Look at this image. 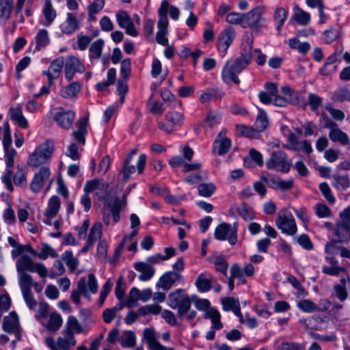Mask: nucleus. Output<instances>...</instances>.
Here are the masks:
<instances>
[{
    "label": "nucleus",
    "instance_id": "4468645a",
    "mask_svg": "<svg viewBox=\"0 0 350 350\" xmlns=\"http://www.w3.org/2000/svg\"><path fill=\"white\" fill-rule=\"evenodd\" d=\"M116 16L119 26L125 29L127 34L133 37L138 35V31L133 25V21L126 12L120 10L116 14Z\"/></svg>",
    "mask_w": 350,
    "mask_h": 350
},
{
    "label": "nucleus",
    "instance_id": "338daca9",
    "mask_svg": "<svg viewBox=\"0 0 350 350\" xmlns=\"http://www.w3.org/2000/svg\"><path fill=\"white\" fill-rule=\"evenodd\" d=\"M334 296L341 301H344L348 297V292L345 286L340 284H336L333 286Z\"/></svg>",
    "mask_w": 350,
    "mask_h": 350
},
{
    "label": "nucleus",
    "instance_id": "72a5a7b5",
    "mask_svg": "<svg viewBox=\"0 0 350 350\" xmlns=\"http://www.w3.org/2000/svg\"><path fill=\"white\" fill-rule=\"evenodd\" d=\"M83 332L81 325L79 323L76 317L70 316L68 318V321L66 323V327L63 331V333H68L69 334H73L75 333H81Z\"/></svg>",
    "mask_w": 350,
    "mask_h": 350
},
{
    "label": "nucleus",
    "instance_id": "e2e57ef3",
    "mask_svg": "<svg viewBox=\"0 0 350 350\" xmlns=\"http://www.w3.org/2000/svg\"><path fill=\"white\" fill-rule=\"evenodd\" d=\"M288 144L284 146V148L291 150L298 151L299 149V142L295 134L292 131L287 135Z\"/></svg>",
    "mask_w": 350,
    "mask_h": 350
},
{
    "label": "nucleus",
    "instance_id": "a878e982",
    "mask_svg": "<svg viewBox=\"0 0 350 350\" xmlns=\"http://www.w3.org/2000/svg\"><path fill=\"white\" fill-rule=\"evenodd\" d=\"M83 295L88 299L90 298V295L88 294L86 288V279L83 277L79 279L77 283V288L73 291L71 293V299L76 304H80V295Z\"/></svg>",
    "mask_w": 350,
    "mask_h": 350
},
{
    "label": "nucleus",
    "instance_id": "8fccbe9b",
    "mask_svg": "<svg viewBox=\"0 0 350 350\" xmlns=\"http://www.w3.org/2000/svg\"><path fill=\"white\" fill-rule=\"evenodd\" d=\"M57 256L58 255L55 250L47 244H43L41 247L40 252L37 253L36 255V256L42 260H45L49 256L56 258Z\"/></svg>",
    "mask_w": 350,
    "mask_h": 350
},
{
    "label": "nucleus",
    "instance_id": "f3484780",
    "mask_svg": "<svg viewBox=\"0 0 350 350\" xmlns=\"http://www.w3.org/2000/svg\"><path fill=\"white\" fill-rule=\"evenodd\" d=\"M61 206V201L58 196H53L48 201L47 207L44 211V215L45 218L44 219V223L46 225L52 224V219L54 218Z\"/></svg>",
    "mask_w": 350,
    "mask_h": 350
},
{
    "label": "nucleus",
    "instance_id": "bf43d9fd",
    "mask_svg": "<svg viewBox=\"0 0 350 350\" xmlns=\"http://www.w3.org/2000/svg\"><path fill=\"white\" fill-rule=\"evenodd\" d=\"M333 99L339 102L350 100V91L345 88H339L334 92Z\"/></svg>",
    "mask_w": 350,
    "mask_h": 350
},
{
    "label": "nucleus",
    "instance_id": "2f4dec72",
    "mask_svg": "<svg viewBox=\"0 0 350 350\" xmlns=\"http://www.w3.org/2000/svg\"><path fill=\"white\" fill-rule=\"evenodd\" d=\"M224 95V93L219 89H208L202 93L200 100L201 103H206L221 99Z\"/></svg>",
    "mask_w": 350,
    "mask_h": 350
},
{
    "label": "nucleus",
    "instance_id": "c85d7f7f",
    "mask_svg": "<svg viewBox=\"0 0 350 350\" xmlns=\"http://www.w3.org/2000/svg\"><path fill=\"white\" fill-rule=\"evenodd\" d=\"M42 14L45 19L41 22L42 25L45 27L51 25L56 17V12L53 7L51 0H45Z\"/></svg>",
    "mask_w": 350,
    "mask_h": 350
},
{
    "label": "nucleus",
    "instance_id": "f8f14e48",
    "mask_svg": "<svg viewBox=\"0 0 350 350\" xmlns=\"http://www.w3.org/2000/svg\"><path fill=\"white\" fill-rule=\"evenodd\" d=\"M54 120L57 124L64 129H69L72 127L75 118V113L72 110H64L59 108L53 116Z\"/></svg>",
    "mask_w": 350,
    "mask_h": 350
},
{
    "label": "nucleus",
    "instance_id": "69168bd1",
    "mask_svg": "<svg viewBox=\"0 0 350 350\" xmlns=\"http://www.w3.org/2000/svg\"><path fill=\"white\" fill-rule=\"evenodd\" d=\"M278 350H305L303 345L293 342H282L277 347Z\"/></svg>",
    "mask_w": 350,
    "mask_h": 350
},
{
    "label": "nucleus",
    "instance_id": "c9c22d12",
    "mask_svg": "<svg viewBox=\"0 0 350 350\" xmlns=\"http://www.w3.org/2000/svg\"><path fill=\"white\" fill-rule=\"evenodd\" d=\"M333 186L339 191H345L350 186V179L348 176L334 174Z\"/></svg>",
    "mask_w": 350,
    "mask_h": 350
},
{
    "label": "nucleus",
    "instance_id": "5fc2aeb1",
    "mask_svg": "<svg viewBox=\"0 0 350 350\" xmlns=\"http://www.w3.org/2000/svg\"><path fill=\"white\" fill-rule=\"evenodd\" d=\"M297 307L305 312H317L316 304L310 299H303L297 302Z\"/></svg>",
    "mask_w": 350,
    "mask_h": 350
},
{
    "label": "nucleus",
    "instance_id": "aec40b11",
    "mask_svg": "<svg viewBox=\"0 0 350 350\" xmlns=\"http://www.w3.org/2000/svg\"><path fill=\"white\" fill-rule=\"evenodd\" d=\"M239 73L240 72L232 64L227 63L221 72L222 79L226 84L235 83L238 85L240 83L238 77Z\"/></svg>",
    "mask_w": 350,
    "mask_h": 350
},
{
    "label": "nucleus",
    "instance_id": "f704fd0d",
    "mask_svg": "<svg viewBox=\"0 0 350 350\" xmlns=\"http://www.w3.org/2000/svg\"><path fill=\"white\" fill-rule=\"evenodd\" d=\"M187 296L183 289H177L171 293L168 296L169 306L173 309L176 308Z\"/></svg>",
    "mask_w": 350,
    "mask_h": 350
},
{
    "label": "nucleus",
    "instance_id": "cd10ccee",
    "mask_svg": "<svg viewBox=\"0 0 350 350\" xmlns=\"http://www.w3.org/2000/svg\"><path fill=\"white\" fill-rule=\"evenodd\" d=\"M334 235L339 243L350 241V226L337 221L334 229Z\"/></svg>",
    "mask_w": 350,
    "mask_h": 350
},
{
    "label": "nucleus",
    "instance_id": "a211bd4d",
    "mask_svg": "<svg viewBox=\"0 0 350 350\" xmlns=\"http://www.w3.org/2000/svg\"><path fill=\"white\" fill-rule=\"evenodd\" d=\"M181 277L180 274L176 271H168L165 273L157 283V287L164 291H167L173 284Z\"/></svg>",
    "mask_w": 350,
    "mask_h": 350
},
{
    "label": "nucleus",
    "instance_id": "a18cd8bd",
    "mask_svg": "<svg viewBox=\"0 0 350 350\" xmlns=\"http://www.w3.org/2000/svg\"><path fill=\"white\" fill-rule=\"evenodd\" d=\"M62 325V319L60 314L54 312L50 315L47 329L51 332L57 331Z\"/></svg>",
    "mask_w": 350,
    "mask_h": 350
},
{
    "label": "nucleus",
    "instance_id": "412c9836",
    "mask_svg": "<svg viewBox=\"0 0 350 350\" xmlns=\"http://www.w3.org/2000/svg\"><path fill=\"white\" fill-rule=\"evenodd\" d=\"M64 34H72L79 27V23L75 15L68 12L66 14V18L59 26Z\"/></svg>",
    "mask_w": 350,
    "mask_h": 350
},
{
    "label": "nucleus",
    "instance_id": "20e7f679",
    "mask_svg": "<svg viewBox=\"0 0 350 350\" xmlns=\"http://www.w3.org/2000/svg\"><path fill=\"white\" fill-rule=\"evenodd\" d=\"M269 170L282 172H288L291 167V161L288 160L285 152L281 150L274 151L265 163Z\"/></svg>",
    "mask_w": 350,
    "mask_h": 350
},
{
    "label": "nucleus",
    "instance_id": "6e6552de",
    "mask_svg": "<svg viewBox=\"0 0 350 350\" xmlns=\"http://www.w3.org/2000/svg\"><path fill=\"white\" fill-rule=\"evenodd\" d=\"M64 72L66 79L70 81L76 72L82 73L85 68L79 58L75 56H67L64 59Z\"/></svg>",
    "mask_w": 350,
    "mask_h": 350
},
{
    "label": "nucleus",
    "instance_id": "4c0bfd02",
    "mask_svg": "<svg viewBox=\"0 0 350 350\" xmlns=\"http://www.w3.org/2000/svg\"><path fill=\"white\" fill-rule=\"evenodd\" d=\"M204 318L210 319L211 320L213 329H220L223 327V325L220 321V314L219 312L213 308L207 310L204 314Z\"/></svg>",
    "mask_w": 350,
    "mask_h": 350
},
{
    "label": "nucleus",
    "instance_id": "7c9ffc66",
    "mask_svg": "<svg viewBox=\"0 0 350 350\" xmlns=\"http://www.w3.org/2000/svg\"><path fill=\"white\" fill-rule=\"evenodd\" d=\"M18 284L22 293L31 291L32 286H38V283L33 281L32 277L27 273H18Z\"/></svg>",
    "mask_w": 350,
    "mask_h": 350
},
{
    "label": "nucleus",
    "instance_id": "9d476101",
    "mask_svg": "<svg viewBox=\"0 0 350 350\" xmlns=\"http://www.w3.org/2000/svg\"><path fill=\"white\" fill-rule=\"evenodd\" d=\"M3 329L7 333L14 334L18 340H21V326L18 317L15 312H11L3 321Z\"/></svg>",
    "mask_w": 350,
    "mask_h": 350
},
{
    "label": "nucleus",
    "instance_id": "6e6d98bb",
    "mask_svg": "<svg viewBox=\"0 0 350 350\" xmlns=\"http://www.w3.org/2000/svg\"><path fill=\"white\" fill-rule=\"evenodd\" d=\"M104 42L103 40H97L94 42L90 48V55L91 57L98 58L100 56Z\"/></svg>",
    "mask_w": 350,
    "mask_h": 350
},
{
    "label": "nucleus",
    "instance_id": "de8ad7c7",
    "mask_svg": "<svg viewBox=\"0 0 350 350\" xmlns=\"http://www.w3.org/2000/svg\"><path fill=\"white\" fill-rule=\"evenodd\" d=\"M268 124L269 121L266 113L260 110L255 122L256 130L258 132H261L267 128Z\"/></svg>",
    "mask_w": 350,
    "mask_h": 350
},
{
    "label": "nucleus",
    "instance_id": "423d86ee",
    "mask_svg": "<svg viewBox=\"0 0 350 350\" xmlns=\"http://www.w3.org/2000/svg\"><path fill=\"white\" fill-rule=\"evenodd\" d=\"M63 335L58 337L56 341L52 337H46V345L52 350H68L76 344V340L73 334L63 333Z\"/></svg>",
    "mask_w": 350,
    "mask_h": 350
},
{
    "label": "nucleus",
    "instance_id": "864d4df0",
    "mask_svg": "<svg viewBox=\"0 0 350 350\" xmlns=\"http://www.w3.org/2000/svg\"><path fill=\"white\" fill-rule=\"evenodd\" d=\"M200 196L205 198L210 197L215 191V186L213 183H201L198 187Z\"/></svg>",
    "mask_w": 350,
    "mask_h": 350
},
{
    "label": "nucleus",
    "instance_id": "c03bdc74",
    "mask_svg": "<svg viewBox=\"0 0 350 350\" xmlns=\"http://www.w3.org/2000/svg\"><path fill=\"white\" fill-rule=\"evenodd\" d=\"M288 44L293 49H297L299 53L306 54L310 49V45L308 42H300L297 38H291L288 40Z\"/></svg>",
    "mask_w": 350,
    "mask_h": 350
},
{
    "label": "nucleus",
    "instance_id": "1a4fd4ad",
    "mask_svg": "<svg viewBox=\"0 0 350 350\" xmlns=\"http://www.w3.org/2000/svg\"><path fill=\"white\" fill-rule=\"evenodd\" d=\"M265 11V7L257 6L246 14H243L242 27H257L261 20L262 14Z\"/></svg>",
    "mask_w": 350,
    "mask_h": 350
},
{
    "label": "nucleus",
    "instance_id": "39448f33",
    "mask_svg": "<svg viewBox=\"0 0 350 350\" xmlns=\"http://www.w3.org/2000/svg\"><path fill=\"white\" fill-rule=\"evenodd\" d=\"M275 224L282 233L287 235L293 236L297 232V228L294 217L286 210L279 211Z\"/></svg>",
    "mask_w": 350,
    "mask_h": 350
},
{
    "label": "nucleus",
    "instance_id": "58836bf2",
    "mask_svg": "<svg viewBox=\"0 0 350 350\" xmlns=\"http://www.w3.org/2000/svg\"><path fill=\"white\" fill-rule=\"evenodd\" d=\"M81 90V85L79 83L75 81L66 87L63 88L60 91V94L62 97L68 98H72L77 96Z\"/></svg>",
    "mask_w": 350,
    "mask_h": 350
},
{
    "label": "nucleus",
    "instance_id": "3c124183",
    "mask_svg": "<svg viewBox=\"0 0 350 350\" xmlns=\"http://www.w3.org/2000/svg\"><path fill=\"white\" fill-rule=\"evenodd\" d=\"M62 259L71 271H74L79 265V260L73 256L72 252L66 251L63 254Z\"/></svg>",
    "mask_w": 350,
    "mask_h": 350
},
{
    "label": "nucleus",
    "instance_id": "9b49d317",
    "mask_svg": "<svg viewBox=\"0 0 350 350\" xmlns=\"http://www.w3.org/2000/svg\"><path fill=\"white\" fill-rule=\"evenodd\" d=\"M226 130H221L217 135L213 147V152L219 156L226 154L231 148V140L226 137Z\"/></svg>",
    "mask_w": 350,
    "mask_h": 350
},
{
    "label": "nucleus",
    "instance_id": "393cba45",
    "mask_svg": "<svg viewBox=\"0 0 350 350\" xmlns=\"http://www.w3.org/2000/svg\"><path fill=\"white\" fill-rule=\"evenodd\" d=\"M235 37L234 31L232 29L224 30L218 40V48L219 50L226 51L232 43Z\"/></svg>",
    "mask_w": 350,
    "mask_h": 350
},
{
    "label": "nucleus",
    "instance_id": "e433bc0d",
    "mask_svg": "<svg viewBox=\"0 0 350 350\" xmlns=\"http://www.w3.org/2000/svg\"><path fill=\"white\" fill-rule=\"evenodd\" d=\"M120 343L124 348H133L136 345V337L133 332L125 331L120 338Z\"/></svg>",
    "mask_w": 350,
    "mask_h": 350
},
{
    "label": "nucleus",
    "instance_id": "7ed1b4c3",
    "mask_svg": "<svg viewBox=\"0 0 350 350\" xmlns=\"http://www.w3.org/2000/svg\"><path fill=\"white\" fill-rule=\"evenodd\" d=\"M17 273L37 272L42 278L47 275V269L42 263L35 262L29 256L21 255L16 262Z\"/></svg>",
    "mask_w": 350,
    "mask_h": 350
},
{
    "label": "nucleus",
    "instance_id": "13d9d810",
    "mask_svg": "<svg viewBox=\"0 0 350 350\" xmlns=\"http://www.w3.org/2000/svg\"><path fill=\"white\" fill-rule=\"evenodd\" d=\"M286 18V10L282 8L275 10L274 13V20L277 23V30L280 31Z\"/></svg>",
    "mask_w": 350,
    "mask_h": 350
},
{
    "label": "nucleus",
    "instance_id": "37998d69",
    "mask_svg": "<svg viewBox=\"0 0 350 350\" xmlns=\"http://www.w3.org/2000/svg\"><path fill=\"white\" fill-rule=\"evenodd\" d=\"M165 120L175 126H180L184 122V115L177 111L167 112L165 116Z\"/></svg>",
    "mask_w": 350,
    "mask_h": 350
},
{
    "label": "nucleus",
    "instance_id": "680f3d73",
    "mask_svg": "<svg viewBox=\"0 0 350 350\" xmlns=\"http://www.w3.org/2000/svg\"><path fill=\"white\" fill-rule=\"evenodd\" d=\"M308 103L312 111H317L322 104V98L315 94L310 93L308 94Z\"/></svg>",
    "mask_w": 350,
    "mask_h": 350
},
{
    "label": "nucleus",
    "instance_id": "0e129e2a",
    "mask_svg": "<svg viewBox=\"0 0 350 350\" xmlns=\"http://www.w3.org/2000/svg\"><path fill=\"white\" fill-rule=\"evenodd\" d=\"M86 288L88 295H90V293L95 294L97 292V280L94 275L92 273H89L88 275V280H86Z\"/></svg>",
    "mask_w": 350,
    "mask_h": 350
},
{
    "label": "nucleus",
    "instance_id": "f257e3e1",
    "mask_svg": "<svg viewBox=\"0 0 350 350\" xmlns=\"http://www.w3.org/2000/svg\"><path fill=\"white\" fill-rule=\"evenodd\" d=\"M54 150L53 142L46 140L36 147L33 152L29 154L27 165L36 168L50 161Z\"/></svg>",
    "mask_w": 350,
    "mask_h": 350
},
{
    "label": "nucleus",
    "instance_id": "5701e85b",
    "mask_svg": "<svg viewBox=\"0 0 350 350\" xmlns=\"http://www.w3.org/2000/svg\"><path fill=\"white\" fill-rule=\"evenodd\" d=\"M134 268L140 273L138 278L140 281L150 280L154 275L155 270L153 267L145 264L144 262H137L134 264Z\"/></svg>",
    "mask_w": 350,
    "mask_h": 350
},
{
    "label": "nucleus",
    "instance_id": "79ce46f5",
    "mask_svg": "<svg viewBox=\"0 0 350 350\" xmlns=\"http://www.w3.org/2000/svg\"><path fill=\"white\" fill-rule=\"evenodd\" d=\"M36 49L40 50L45 47L50 42L48 31L44 29H40L36 37Z\"/></svg>",
    "mask_w": 350,
    "mask_h": 350
},
{
    "label": "nucleus",
    "instance_id": "052dcab7",
    "mask_svg": "<svg viewBox=\"0 0 350 350\" xmlns=\"http://www.w3.org/2000/svg\"><path fill=\"white\" fill-rule=\"evenodd\" d=\"M236 130L241 135L247 137H254L258 132L256 129L244 124H237Z\"/></svg>",
    "mask_w": 350,
    "mask_h": 350
},
{
    "label": "nucleus",
    "instance_id": "4d7b16f0",
    "mask_svg": "<svg viewBox=\"0 0 350 350\" xmlns=\"http://www.w3.org/2000/svg\"><path fill=\"white\" fill-rule=\"evenodd\" d=\"M152 98L153 95H151L148 103L150 112L154 115H161L164 111L162 103L153 100Z\"/></svg>",
    "mask_w": 350,
    "mask_h": 350
},
{
    "label": "nucleus",
    "instance_id": "ddd939ff",
    "mask_svg": "<svg viewBox=\"0 0 350 350\" xmlns=\"http://www.w3.org/2000/svg\"><path fill=\"white\" fill-rule=\"evenodd\" d=\"M64 64V59L63 57H60L54 59L51 63L47 70H44L42 72V74L48 78L49 86L52 85L53 81L59 78Z\"/></svg>",
    "mask_w": 350,
    "mask_h": 350
},
{
    "label": "nucleus",
    "instance_id": "4be33fe9",
    "mask_svg": "<svg viewBox=\"0 0 350 350\" xmlns=\"http://www.w3.org/2000/svg\"><path fill=\"white\" fill-rule=\"evenodd\" d=\"M215 278L208 272L200 273L196 280V286L200 292H207L212 288Z\"/></svg>",
    "mask_w": 350,
    "mask_h": 350
},
{
    "label": "nucleus",
    "instance_id": "473e14b6",
    "mask_svg": "<svg viewBox=\"0 0 350 350\" xmlns=\"http://www.w3.org/2000/svg\"><path fill=\"white\" fill-rule=\"evenodd\" d=\"M123 198L124 201L122 202L118 198H116L111 203H109L108 205L110 208V211L115 223L118 222L120 220V211L122 206V204L124 205L126 204V193L124 194Z\"/></svg>",
    "mask_w": 350,
    "mask_h": 350
},
{
    "label": "nucleus",
    "instance_id": "bb28decb",
    "mask_svg": "<svg viewBox=\"0 0 350 350\" xmlns=\"http://www.w3.org/2000/svg\"><path fill=\"white\" fill-rule=\"evenodd\" d=\"M88 118L83 117L77 122V130L74 131L72 135L75 139L79 143L85 144L84 135L87 133Z\"/></svg>",
    "mask_w": 350,
    "mask_h": 350
},
{
    "label": "nucleus",
    "instance_id": "c756f323",
    "mask_svg": "<svg viewBox=\"0 0 350 350\" xmlns=\"http://www.w3.org/2000/svg\"><path fill=\"white\" fill-rule=\"evenodd\" d=\"M14 0H0V23L5 24L10 18Z\"/></svg>",
    "mask_w": 350,
    "mask_h": 350
},
{
    "label": "nucleus",
    "instance_id": "0eeeda50",
    "mask_svg": "<svg viewBox=\"0 0 350 350\" xmlns=\"http://www.w3.org/2000/svg\"><path fill=\"white\" fill-rule=\"evenodd\" d=\"M322 116L325 120L324 127L329 129V137L334 142H339L342 145L349 144V139L347 135L338 128L337 124L333 121L330 120L327 115L323 113Z\"/></svg>",
    "mask_w": 350,
    "mask_h": 350
},
{
    "label": "nucleus",
    "instance_id": "b1692460",
    "mask_svg": "<svg viewBox=\"0 0 350 350\" xmlns=\"http://www.w3.org/2000/svg\"><path fill=\"white\" fill-rule=\"evenodd\" d=\"M10 118L12 121H14L22 129L28 128V122L23 114L22 107L18 105L15 107H11L9 109Z\"/></svg>",
    "mask_w": 350,
    "mask_h": 350
},
{
    "label": "nucleus",
    "instance_id": "49530a36",
    "mask_svg": "<svg viewBox=\"0 0 350 350\" xmlns=\"http://www.w3.org/2000/svg\"><path fill=\"white\" fill-rule=\"evenodd\" d=\"M170 5L168 1L164 0L161 2V6L158 10L159 19L158 23L160 25H165L168 24V20L167 17V11L170 10Z\"/></svg>",
    "mask_w": 350,
    "mask_h": 350
},
{
    "label": "nucleus",
    "instance_id": "774afa93",
    "mask_svg": "<svg viewBox=\"0 0 350 350\" xmlns=\"http://www.w3.org/2000/svg\"><path fill=\"white\" fill-rule=\"evenodd\" d=\"M319 189L325 198L331 204L335 202V198L332 196L331 189L327 183H322L319 185Z\"/></svg>",
    "mask_w": 350,
    "mask_h": 350
},
{
    "label": "nucleus",
    "instance_id": "09e8293b",
    "mask_svg": "<svg viewBox=\"0 0 350 350\" xmlns=\"http://www.w3.org/2000/svg\"><path fill=\"white\" fill-rule=\"evenodd\" d=\"M167 26L168 24H165V25H160L159 23L157 24L158 31L157 32L156 40L159 44L163 46H167L168 44V40L166 37Z\"/></svg>",
    "mask_w": 350,
    "mask_h": 350
},
{
    "label": "nucleus",
    "instance_id": "2eb2a0df",
    "mask_svg": "<svg viewBox=\"0 0 350 350\" xmlns=\"http://www.w3.org/2000/svg\"><path fill=\"white\" fill-rule=\"evenodd\" d=\"M51 175L50 170L48 167H42L38 173H36L31 183L30 189L34 193H38L43 187L46 181Z\"/></svg>",
    "mask_w": 350,
    "mask_h": 350
},
{
    "label": "nucleus",
    "instance_id": "dca6fc26",
    "mask_svg": "<svg viewBox=\"0 0 350 350\" xmlns=\"http://www.w3.org/2000/svg\"><path fill=\"white\" fill-rule=\"evenodd\" d=\"M143 339L146 340L149 350H174L172 347H165L157 340L156 332L152 328H146L143 331Z\"/></svg>",
    "mask_w": 350,
    "mask_h": 350
},
{
    "label": "nucleus",
    "instance_id": "a19ab883",
    "mask_svg": "<svg viewBox=\"0 0 350 350\" xmlns=\"http://www.w3.org/2000/svg\"><path fill=\"white\" fill-rule=\"evenodd\" d=\"M231 225L227 223H222L215 228L214 236L216 239L224 241L228 239L227 235L230 234Z\"/></svg>",
    "mask_w": 350,
    "mask_h": 350
},
{
    "label": "nucleus",
    "instance_id": "ea45409f",
    "mask_svg": "<svg viewBox=\"0 0 350 350\" xmlns=\"http://www.w3.org/2000/svg\"><path fill=\"white\" fill-rule=\"evenodd\" d=\"M105 0H94L88 7V17L90 21L96 19L95 15L98 14L105 6Z\"/></svg>",
    "mask_w": 350,
    "mask_h": 350
},
{
    "label": "nucleus",
    "instance_id": "6ab92c4d",
    "mask_svg": "<svg viewBox=\"0 0 350 350\" xmlns=\"http://www.w3.org/2000/svg\"><path fill=\"white\" fill-rule=\"evenodd\" d=\"M102 228L103 225L100 222H96L92 226L88 237L87 243L81 250L82 253L87 252L94 244L96 240L101 238Z\"/></svg>",
    "mask_w": 350,
    "mask_h": 350
},
{
    "label": "nucleus",
    "instance_id": "f03ea898",
    "mask_svg": "<svg viewBox=\"0 0 350 350\" xmlns=\"http://www.w3.org/2000/svg\"><path fill=\"white\" fill-rule=\"evenodd\" d=\"M253 36L246 33L243 36L241 55L232 64L240 72L251 63L253 56Z\"/></svg>",
    "mask_w": 350,
    "mask_h": 350
},
{
    "label": "nucleus",
    "instance_id": "603ef678",
    "mask_svg": "<svg viewBox=\"0 0 350 350\" xmlns=\"http://www.w3.org/2000/svg\"><path fill=\"white\" fill-rule=\"evenodd\" d=\"M295 9L296 12L294 16L296 22L303 25L308 24L310 20V14L300 9L298 6H296Z\"/></svg>",
    "mask_w": 350,
    "mask_h": 350
}]
</instances>
